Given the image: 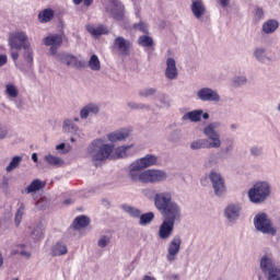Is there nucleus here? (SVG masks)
Segmentation results:
<instances>
[{
  "label": "nucleus",
  "instance_id": "f257e3e1",
  "mask_svg": "<svg viewBox=\"0 0 280 280\" xmlns=\"http://www.w3.org/2000/svg\"><path fill=\"white\" fill-rule=\"evenodd\" d=\"M88 154L91 156L93 163L97 166V163L108 161V159H128V156H135L137 149L135 144L120 145L115 148V144H108L104 139H95L88 148Z\"/></svg>",
  "mask_w": 280,
  "mask_h": 280
},
{
  "label": "nucleus",
  "instance_id": "f03ea898",
  "mask_svg": "<svg viewBox=\"0 0 280 280\" xmlns=\"http://www.w3.org/2000/svg\"><path fill=\"white\" fill-rule=\"evenodd\" d=\"M220 126H222L220 121H213L208 124L203 128V135L208 139L194 140L190 143V149L205 150V149H211V148H214V149L222 148V140L220 139V132H218V129H220Z\"/></svg>",
  "mask_w": 280,
  "mask_h": 280
},
{
  "label": "nucleus",
  "instance_id": "7ed1b4c3",
  "mask_svg": "<svg viewBox=\"0 0 280 280\" xmlns=\"http://www.w3.org/2000/svg\"><path fill=\"white\" fill-rule=\"evenodd\" d=\"M154 207L161 215H183V209L174 201L172 191H162L154 195Z\"/></svg>",
  "mask_w": 280,
  "mask_h": 280
},
{
  "label": "nucleus",
  "instance_id": "20e7f679",
  "mask_svg": "<svg viewBox=\"0 0 280 280\" xmlns=\"http://www.w3.org/2000/svg\"><path fill=\"white\" fill-rule=\"evenodd\" d=\"M272 194V186L268 182H256L252 188H249L247 196L253 205H264Z\"/></svg>",
  "mask_w": 280,
  "mask_h": 280
},
{
  "label": "nucleus",
  "instance_id": "39448f33",
  "mask_svg": "<svg viewBox=\"0 0 280 280\" xmlns=\"http://www.w3.org/2000/svg\"><path fill=\"white\" fill-rule=\"evenodd\" d=\"M254 226L256 231L264 235H271V237L277 235V228H275L272 219L266 212H259L254 217Z\"/></svg>",
  "mask_w": 280,
  "mask_h": 280
},
{
  "label": "nucleus",
  "instance_id": "423d86ee",
  "mask_svg": "<svg viewBox=\"0 0 280 280\" xmlns=\"http://www.w3.org/2000/svg\"><path fill=\"white\" fill-rule=\"evenodd\" d=\"M162 218H164V220L159 228L158 235L160 240H170V237H172V233H174L176 222H180L183 220V214L162 215Z\"/></svg>",
  "mask_w": 280,
  "mask_h": 280
},
{
  "label": "nucleus",
  "instance_id": "0eeeda50",
  "mask_svg": "<svg viewBox=\"0 0 280 280\" xmlns=\"http://www.w3.org/2000/svg\"><path fill=\"white\" fill-rule=\"evenodd\" d=\"M9 45L11 49H16V51H21V49H24L25 51L32 50V48H30V39L27 38V33L23 31H15L10 33Z\"/></svg>",
  "mask_w": 280,
  "mask_h": 280
},
{
  "label": "nucleus",
  "instance_id": "6e6552de",
  "mask_svg": "<svg viewBox=\"0 0 280 280\" xmlns=\"http://www.w3.org/2000/svg\"><path fill=\"white\" fill-rule=\"evenodd\" d=\"M223 215L230 224H237V220H240L242 215V203L240 202L229 203L224 208Z\"/></svg>",
  "mask_w": 280,
  "mask_h": 280
},
{
  "label": "nucleus",
  "instance_id": "1a4fd4ad",
  "mask_svg": "<svg viewBox=\"0 0 280 280\" xmlns=\"http://www.w3.org/2000/svg\"><path fill=\"white\" fill-rule=\"evenodd\" d=\"M180 246H183V238L179 235H175L167 245L166 260L170 264H174L177 259L178 253H180Z\"/></svg>",
  "mask_w": 280,
  "mask_h": 280
},
{
  "label": "nucleus",
  "instance_id": "9d476101",
  "mask_svg": "<svg viewBox=\"0 0 280 280\" xmlns=\"http://www.w3.org/2000/svg\"><path fill=\"white\" fill-rule=\"evenodd\" d=\"M167 180V173L161 170H147L144 171L143 185H156V183H163Z\"/></svg>",
  "mask_w": 280,
  "mask_h": 280
},
{
  "label": "nucleus",
  "instance_id": "9b49d317",
  "mask_svg": "<svg viewBox=\"0 0 280 280\" xmlns=\"http://www.w3.org/2000/svg\"><path fill=\"white\" fill-rule=\"evenodd\" d=\"M209 179L212 183V188L215 196L222 197L226 194V185L222 175L215 171L210 172Z\"/></svg>",
  "mask_w": 280,
  "mask_h": 280
},
{
  "label": "nucleus",
  "instance_id": "f8f14e48",
  "mask_svg": "<svg viewBox=\"0 0 280 280\" xmlns=\"http://www.w3.org/2000/svg\"><path fill=\"white\" fill-rule=\"evenodd\" d=\"M126 8L119 0H109V5L106 8V12L115 19V21H124Z\"/></svg>",
  "mask_w": 280,
  "mask_h": 280
},
{
  "label": "nucleus",
  "instance_id": "ddd939ff",
  "mask_svg": "<svg viewBox=\"0 0 280 280\" xmlns=\"http://www.w3.org/2000/svg\"><path fill=\"white\" fill-rule=\"evenodd\" d=\"M57 59L59 60V62H62V65H66L67 67H72L73 69H82L84 67V61L80 60L78 57L69 52L58 54Z\"/></svg>",
  "mask_w": 280,
  "mask_h": 280
},
{
  "label": "nucleus",
  "instance_id": "4468645a",
  "mask_svg": "<svg viewBox=\"0 0 280 280\" xmlns=\"http://www.w3.org/2000/svg\"><path fill=\"white\" fill-rule=\"evenodd\" d=\"M197 100L200 102H220L221 97L218 91L211 88H201L197 91Z\"/></svg>",
  "mask_w": 280,
  "mask_h": 280
},
{
  "label": "nucleus",
  "instance_id": "2eb2a0df",
  "mask_svg": "<svg viewBox=\"0 0 280 280\" xmlns=\"http://www.w3.org/2000/svg\"><path fill=\"white\" fill-rule=\"evenodd\" d=\"M34 65V52L32 50H25L23 54V60L15 62L22 73H30Z\"/></svg>",
  "mask_w": 280,
  "mask_h": 280
},
{
  "label": "nucleus",
  "instance_id": "dca6fc26",
  "mask_svg": "<svg viewBox=\"0 0 280 280\" xmlns=\"http://www.w3.org/2000/svg\"><path fill=\"white\" fill-rule=\"evenodd\" d=\"M113 47L115 51H118V54H120V56H130L132 43L121 36H118L114 39Z\"/></svg>",
  "mask_w": 280,
  "mask_h": 280
},
{
  "label": "nucleus",
  "instance_id": "f3484780",
  "mask_svg": "<svg viewBox=\"0 0 280 280\" xmlns=\"http://www.w3.org/2000/svg\"><path fill=\"white\" fill-rule=\"evenodd\" d=\"M46 47H50V55L58 57V48L62 45V36L52 34L43 39Z\"/></svg>",
  "mask_w": 280,
  "mask_h": 280
},
{
  "label": "nucleus",
  "instance_id": "a211bd4d",
  "mask_svg": "<svg viewBox=\"0 0 280 280\" xmlns=\"http://www.w3.org/2000/svg\"><path fill=\"white\" fill-rule=\"evenodd\" d=\"M137 162H133L129 165V178L132 183H142L144 180L145 171H143Z\"/></svg>",
  "mask_w": 280,
  "mask_h": 280
},
{
  "label": "nucleus",
  "instance_id": "6ab92c4d",
  "mask_svg": "<svg viewBox=\"0 0 280 280\" xmlns=\"http://www.w3.org/2000/svg\"><path fill=\"white\" fill-rule=\"evenodd\" d=\"M202 119H209V113H205L202 109H195L183 115V121L198 124Z\"/></svg>",
  "mask_w": 280,
  "mask_h": 280
},
{
  "label": "nucleus",
  "instance_id": "aec40b11",
  "mask_svg": "<svg viewBox=\"0 0 280 280\" xmlns=\"http://www.w3.org/2000/svg\"><path fill=\"white\" fill-rule=\"evenodd\" d=\"M165 78L167 80H176L178 78V68H176V60L174 58L166 59Z\"/></svg>",
  "mask_w": 280,
  "mask_h": 280
},
{
  "label": "nucleus",
  "instance_id": "412c9836",
  "mask_svg": "<svg viewBox=\"0 0 280 280\" xmlns=\"http://www.w3.org/2000/svg\"><path fill=\"white\" fill-rule=\"evenodd\" d=\"M129 137H130L129 129H120L107 135V139L110 143H117V141H126V139H128Z\"/></svg>",
  "mask_w": 280,
  "mask_h": 280
},
{
  "label": "nucleus",
  "instance_id": "4be33fe9",
  "mask_svg": "<svg viewBox=\"0 0 280 280\" xmlns=\"http://www.w3.org/2000/svg\"><path fill=\"white\" fill-rule=\"evenodd\" d=\"M69 253V248L67 247V243L62 241H58L54 244L50 248V256L51 257H62Z\"/></svg>",
  "mask_w": 280,
  "mask_h": 280
},
{
  "label": "nucleus",
  "instance_id": "5701e85b",
  "mask_svg": "<svg viewBox=\"0 0 280 280\" xmlns=\"http://www.w3.org/2000/svg\"><path fill=\"white\" fill-rule=\"evenodd\" d=\"M190 10L195 19H202L207 12V7H205V2H202V0H194Z\"/></svg>",
  "mask_w": 280,
  "mask_h": 280
},
{
  "label": "nucleus",
  "instance_id": "b1692460",
  "mask_svg": "<svg viewBox=\"0 0 280 280\" xmlns=\"http://www.w3.org/2000/svg\"><path fill=\"white\" fill-rule=\"evenodd\" d=\"M86 31L89 32V34H91V36H94L95 38H97L98 36H104L108 34V27L102 24L97 26L94 24H88Z\"/></svg>",
  "mask_w": 280,
  "mask_h": 280
},
{
  "label": "nucleus",
  "instance_id": "393cba45",
  "mask_svg": "<svg viewBox=\"0 0 280 280\" xmlns=\"http://www.w3.org/2000/svg\"><path fill=\"white\" fill-rule=\"evenodd\" d=\"M275 268H279V266L275 265L272 262V258L268 255H265L260 259V269L264 272V275H267L271 270H275Z\"/></svg>",
  "mask_w": 280,
  "mask_h": 280
},
{
  "label": "nucleus",
  "instance_id": "a878e982",
  "mask_svg": "<svg viewBox=\"0 0 280 280\" xmlns=\"http://www.w3.org/2000/svg\"><path fill=\"white\" fill-rule=\"evenodd\" d=\"M158 161H159V158H156V155H153V154H148L144 158L136 160V162L142 170L152 167V165H156Z\"/></svg>",
  "mask_w": 280,
  "mask_h": 280
},
{
  "label": "nucleus",
  "instance_id": "bb28decb",
  "mask_svg": "<svg viewBox=\"0 0 280 280\" xmlns=\"http://www.w3.org/2000/svg\"><path fill=\"white\" fill-rule=\"evenodd\" d=\"M138 45L147 51H154V39L148 35H142L138 38Z\"/></svg>",
  "mask_w": 280,
  "mask_h": 280
},
{
  "label": "nucleus",
  "instance_id": "cd10ccee",
  "mask_svg": "<svg viewBox=\"0 0 280 280\" xmlns=\"http://www.w3.org/2000/svg\"><path fill=\"white\" fill-rule=\"evenodd\" d=\"M45 185H47V182H43L40 179H34L25 188V194H36V191H40V189H44Z\"/></svg>",
  "mask_w": 280,
  "mask_h": 280
},
{
  "label": "nucleus",
  "instance_id": "c85d7f7f",
  "mask_svg": "<svg viewBox=\"0 0 280 280\" xmlns=\"http://www.w3.org/2000/svg\"><path fill=\"white\" fill-rule=\"evenodd\" d=\"M62 130L63 132H70L71 135H78V132H80V128L78 125H75V122H73V119L71 118L63 120Z\"/></svg>",
  "mask_w": 280,
  "mask_h": 280
},
{
  "label": "nucleus",
  "instance_id": "c756f323",
  "mask_svg": "<svg viewBox=\"0 0 280 280\" xmlns=\"http://www.w3.org/2000/svg\"><path fill=\"white\" fill-rule=\"evenodd\" d=\"M44 161L51 167H62L65 165V160L56 155L47 154L44 156Z\"/></svg>",
  "mask_w": 280,
  "mask_h": 280
},
{
  "label": "nucleus",
  "instance_id": "7c9ffc66",
  "mask_svg": "<svg viewBox=\"0 0 280 280\" xmlns=\"http://www.w3.org/2000/svg\"><path fill=\"white\" fill-rule=\"evenodd\" d=\"M4 95L8 100H16L19 97V88L14 83H7L4 88Z\"/></svg>",
  "mask_w": 280,
  "mask_h": 280
},
{
  "label": "nucleus",
  "instance_id": "2f4dec72",
  "mask_svg": "<svg viewBox=\"0 0 280 280\" xmlns=\"http://www.w3.org/2000/svg\"><path fill=\"white\" fill-rule=\"evenodd\" d=\"M279 30V22L276 20H268L262 24L264 34H275Z\"/></svg>",
  "mask_w": 280,
  "mask_h": 280
},
{
  "label": "nucleus",
  "instance_id": "473e14b6",
  "mask_svg": "<svg viewBox=\"0 0 280 280\" xmlns=\"http://www.w3.org/2000/svg\"><path fill=\"white\" fill-rule=\"evenodd\" d=\"M54 19V10L45 9L38 13V21L39 23H49Z\"/></svg>",
  "mask_w": 280,
  "mask_h": 280
},
{
  "label": "nucleus",
  "instance_id": "72a5a7b5",
  "mask_svg": "<svg viewBox=\"0 0 280 280\" xmlns=\"http://www.w3.org/2000/svg\"><path fill=\"white\" fill-rule=\"evenodd\" d=\"M90 222L91 220L88 217L80 215L74 219L73 226L74 229H84L89 226Z\"/></svg>",
  "mask_w": 280,
  "mask_h": 280
},
{
  "label": "nucleus",
  "instance_id": "f704fd0d",
  "mask_svg": "<svg viewBox=\"0 0 280 280\" xmlns=\"http://www.w3.org/2000/svg\"><path fill=\"white\" fill-rule=\"evenodd\" d=\"M89 67L91 71H101L102 69V63L100 62V58L97 55H92L90 60H89Z\"/></svg>",
  "mask_w": 280,
  "mask_h": 280
},
{
  "label": "nucleus",
  "instance_id": "c9c22d12",
  "mask_svg": "<svg viewBox=\"0 0 280 280\" xmlns=\"http://www.w3.org/2000/svg\"><path fill=\"white\" fill-rule=\"evenodd\" d=\"M254 58L258 60V62H266L268 60V55L266 54V48H255L254 50Z\"/></svg>",
  "mask_w": 280,
  "mask_h": 280
},
{
  "label": "nucleus",
  "instance_id": "e433bc0d",
  "mask_svg": "<svg viewBox=\"0 0 280 280\" xmlns=\"http://www.w3.org/2000/svg\"><path fill=\"white\" fill-rule=\"evenodd\" d=\"M121 209L128 213L129 215H131V218H140L141 215V210L135 208V207H131V206H128V205H124L121 207Z\"/></svg>",
  "mask_w": 280,
  "mask_h": 280
},
{
  "label": "nucleus",
  "instance_id": "4c0bfd02",
  "mask_svg": "<svg viewBox=\"0 0 280 280\" xmlns=\"http://www.w3.org/2000/svg\"><path fill=\"white\" fill-rule=\"evenodd\" d=\"M21 161H23L22 156L15 155L11 162L9 163V165L7 166V172H13V170H16V167H19V165H21Z\"/></svg>",
  "mask_w": 280,
  "mask_h": 280
},
{
  "label": "nucleus",
  "instance_id": "58836bf2",
  "mask_svg": "<svg viewBox=\"0 0 280 280\" xmlns=\"http://www.w3.org/2000/svg\"><path fill=\"white\" fill-rule=\"evenodd\" d=\"M139 218L141 226H145V224H150V222L154 220V212H147L144 214H140Z\"/></svg>",
  "mask_w": 280,
  "mask_h": 280
},
{
  "label": "nucleus",
  "instance_id": "ea45409f",
  "mask_svg": "<svg viewBox=\"0 0 280 280\" xmlns=\"http://www.w3.org/2000/svg\"><path fill=\"white\" fill-rule=\"evenodd\" d=\"M23 215H25V205L21 203L20 208L15 213V225L20 226L21 222L23 221Z\"/></svg>",
  "mask_w": 280,
  "mask_h": 280
},
{
  "label": "nucleus",
  "instance_id": "a19ab883",
  "mask_svg": "<svg viewBox=\"0 0 280 280\" xmlns=\"http://www.w3.org/2000/svg\"><path fill=\"white\" fill-rule=\"evenodd\" d=\"M9 138H10V127H8L3 122H0V141H3Z\"/></svg>",
  "mask_w": 280,
  "mask_h": 280
},
{
  "label": "nucleus",
  "instance_id": "79ce46f5",
  "mask_svg": "<svg viewBox=\"0 0 280 280\" xmlns=\"http://www.w3.org/2000/svg\"><path fill=\"white\" fill-rule=\"evenodd\" d=\"M45 228H43V224H38L35 226V229L32 231V235L34 240H42L44 235Z\"/></svg>",
  "mask_w": 280,
  "mask_h": 280
},
{
  "label": "nucleus",
  "instance_id": "37998d69",
  "mask_svg": "<svg viewBox=\"0 0 280 280\" xmlns=\"http://www.w3.org/2000/svg\"><path fill=\"white\" fill-rule=\"evenodd\" d=\"M267 280H280V267L273 268L270 272L265 273Z\"/></svg>",
  "mask_w": 280,
  "mask_h": 280
},
{
  "label": "nucleus",
  "instance_id": "c03bdc74",
  "mask_svg": "<svg viewBox=\"0 0 280 280\" xmlns=\"http://www.w3.org/2000/svg\"><path fill=\"white\" fill-rule=\"evenodd\" d=\"M156 94V89L154 88H147L143 90H140L139 95L140 97H152V95Z\"/></svg>",
  "mask_w": 280,
  "mask_h": 280
},
{
  "label": "nucleus",
  "instance_id": "a18cd8bd",
  "mask_svg": "<svg viewBox=\"0 0 280 280\" xmlns=\"http://www.w3.org/2000/svg\"><path fill=\"white\" fill-rule=\"evenodd\" d=\"M110 244V236L103 235L100 237L97 245L100 248H106Z\"/></svg>",
  "mask_w": 280,
  "mask_h": 280
},
{
  "label": "nucleus",
  "instance_id": "49530a36",
  "mask_svg": "<svg viewBox=\"0 0 280 280\" xmlns=\"http://www.w3.org/2000/svg\"><path fill=\"white\" fill-rule=\"evenodd\" d=\"M133 30H138V32H142V34H148V24L143 22H139L133 24Z\"/></svg>",
  "mask_w": 280,
  "mask_h": 280
},
{
  "label": "nucleus",
  "instance_id": "de8ad7c7",
  "mask_svg": "<svg viewBox=\"0 0 280 280\" xmlns=\"http://www.w3.org/2000/svg\"><path fill=\"white\" fill-rule=\"evenodd\" d=\"M85 108H88L90 115H97V113H100V106H97L95 103L85 105Z\"/></svg>",
  "mask_w": 280,
  "mask_h": 280
},
{
  "label": "nucleus",
  "instance_id": "09e8293b",
  "mask_svg": "<svg viewBox=\"0 0 280 280\" xmlns=\"http://www.w3.org/2000/svg\"><path fill=\"white\" fill-rule=\"evenodd\" d=\"M159 102L161 103V106H162L163 108L170 106V98H168L167 95H165V94H161V95L159 96Z\"/></svg>",
  "mask_w": 280,
  "mask_h": 280
},
{
  "label": "nucleus",
  "instance_id": "8fccbe9b",
  "mask_svg": "<svg viewBox=\"0 0 280 280\" xmlns=\"http://www.w3.org/2000/svg\"><path fill=\"white\" fill-rule=\"evenodd\" d=\"M254 19L255 21H261L264 19V9L257 7L254 12Z\"/></svg>",
  "mask_w": 280,
  "mask_h": 280
},
{
  "label": "nucleus",
  "instance_id": "3c124183",
  "mask_svg": "<svg viewBox=\"0 0 280 280\" xmlns=\"http://www.w3.org/2000/svg\"><path fill=\"white\" fill-rule=\"evenodd\" d=\"M262 152H264V149H261V147H253L250 149L252 156H261Z\"/></svg>",
  "mask_w": 280,
  "mask_h": 280
},
{
  "label": "nucleus",
  "instance_id": "603ef678",
  "mask_svg": "<svg viewBox=\"0 0 280 280\" xmlns=\"http://www.w3.org/2000/svg\"><path fill=\"white\" fill-rule=\"evenodd\" d=\"M89 115H91V114H90V112H89V109H88L86 106H84L83 108H81V110H80V117H81V119H89Z\"/></svg>",
  "mask_w": 280,
  "mask_h": 280
},
{
  "label": "nucleus",
  "instance_id": "864d4df0",
  "mask_svg": "<svg viewBox=\"0 0 280 280\" xmlns=\"http://www.w3.org/2000/svg\"><path fill=\"white\" fill-rule=\"evenodd\" d=\"M12 255H22V257H26V259H30V257H32V254L30 252L23 249L13 252Z\"/></svg>",
  "mask_w": 280,
  "mask_h": 280
},
{
  "label": "nucleus",
  "instance_id": "5fc2aeb1",
  "mask_svg": "<svg viewBox=\"0 0 280 280\" xmlns=\"http://www.w3.org/2000/svg\"><path fill=\"white\" fill-rule=\"evenodd\" d=\"M84 3V5L89 7L93 3V0H73L74 5H80V3Z\"/></svg>",
  "mask_w": 280,
  "mask_h": 280
},
{
  "label": "nucleus",
  "instance_id": "6e6d98bb",
  "mask_svg": "<svg viewBox=\"0 0 280 280\" xmlns=\"http://www.w3.org/2000/svg\"><path fill=\"white\" fill-rule=\"evenodd\" d=\"M178 139H180V133H179L178 131H174V132L171 135L170 140H171V141H178Z\"/></svg>",
  "mask_w": 280,
  "mask_h": 280
},
{
  "label": "nucleus",
  "instance_id": "4d7b16f0",
  "mask_svg": "<svg viewBox=\"0 0 280 280\" xmlns=\"http://www.w3.org/2000/svg\"><path fill=\"white\" fill-rule=\"evenodd\" d=\"M8 65V56L7 55H0V67H3Z\"/></svg>",
  "mask_w": 280,
  "mask_h": 280
},
{
  "label": "nucleus",
  "instance_id": "13d9d810",
  "mask_svg": "<svg viewBox=\"0 0 280 280\" xmlns=\"http://www.w3.org/2000/svg\"><path fill=\"white\" fill-rule=\"evenodd\" d=\"M136 7V16H139V13L141 12V9H139V7H137V4L140 3V0H131Z\"/></svg>",
  "mask_w": 280,
  "mask_h": 280
},
{
  "label": "nucleus",
  "instance_id": "bf43d9fd",
  "mask_svg": "<svg viewBox=\"0 0 280 280\" xmlns=\"http://www.w3.org/2000/svg\"><path fill=\"white\" fill-rule=\"evenodd\" d=\"M219 3L221 8H229V3H231V0H219Z\"/></svg>",
  "mask_w": 280,
  "mask_h": 280
},
{
  "label": "nucleus",
  "instance_id": "052dcab7",
  "mask_svg": "<svg viewBox=\"0 0 280 280\" xmlns=\"http://www.w3.org/2000/svg\"><path fill=\"white\" fill-rule=\"evenodd\" d=\"M11 58H12V60L15 62V65H16V62H19V61H16V60H19V51H12L11 52Z\"/></svg>",
  "mask_w": 280,
  "mask_h": 280
},
{
  "label": "nucleus",
  "instance_id": "680f3d73",
  "mask_svg": "<svg viewBox=\"0 0 280 280\" xmlns=\"http://www.w3.org/2000/svg\"><path fill=\"white\" fill-rule=\"evenodd\" d=\"M128 106H129L130 108H145V106L139 105V104H137V103H129Z\"/></svg>",
  "mask_w": 280,
  "mask_h": 280
},
{
  "label": "nucleus",
  "instance_id": "e2e57ef3",
  "mask_svg": "<svg viewBox=\"0 0 280 280\" xmlns=\"http://www.w3.org/2000/svg\"><path fill=\"white\" fill-rule=\"evenodd\" d=\"M235 82H237L238 84H244V82H246V78L245 77L237 78Z\"/></svg>",
  "mask_w": 280,
  "mask_h": 280
},
{
  "label": "nucleus",
  "instance_id": "0e129e2a",
  "mask_svg": "<svg viewBox=\"0 0 280 280\" xmlns=\"http://www.w3.org/2000/svg\"><path fill=\"white\" fill-rule=\"evenodd\" d=\"M32 161H34V163H38V154L33 153L32 154Z\"/></svg>",
  "mask_w": 280,
  "mask_h": 280
},
{
  "label": "nucleus",
  "instance_id": "69168bd1",
  "mask_svg": "<svg viewBox=\"0 0 280 280\" xmlns=\"http://www.w3.org/2000/svg\"><path fill=\"white\" fill-rule=\"evenodd\" d=\"M65 143H60L56 145V150L60 151V150H65Z\"/></svg>",
  "mask_w": 280,
  "mask_h": 280
},
{
  "label": "nucleus",
  "instance_id": "338daca9",
  "mask_svg": "<svg viewBox=\"0 0 280 280\" xmlns=\"http://www.w3.org/2000/svg\"><path fill=\"white\" fill-rule=\"evenodd\" d=\"M231 150H233V143H231V145L225 149V152H231Z\"/></svg>",
  "mask_w": 280,
  "mask_h": 280
},
{
  "label": "nucleus",
  "instance_id": "774afa93",
  "mask_svg": "<svg viewBox=\"0 0 280 280\" xmlns=\"http://www.w3.org/2000/svg\"><path fill=\"white\" fill-rule=\"evenodd\" d=\"M3 266V256L0 254V268Z\"/></svg>",
  "mask_w": 280,
  "mask_h": 280
}]
</instances>
